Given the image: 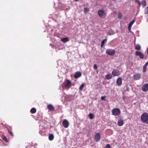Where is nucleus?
Wrapping results in <instances>:
<instances>
[{"mask_svg":"<svg viewBox=\"0 0 148 148\" xmlns=\"http://www.w3.org/2000/svg\"><path fill=\"white\" fill-rule=\"evenodd\" d=\"M141 120L143 122L147 123H148V114L147 113L143 114L141 116Z\"/></svg>","mask_w":148,"mask_h":148,"instance_id":"f257e3e1","label":"nucleus"},{"mask_svg":"<svg viewBox=\"0 0 148 148\" xmlns=\"http://www.w3.org/2000/svg\"><path fill=\"white\" fill-rule=\"evenodd\" d=\"M112 114L115 116H118L120 113V110L118 108L113 109L112 111Z\"/></svg>","mask_w":148,"mask_h":148,"instance_id":"f03ea898","label":"nucleus"},{"mask_svg":"<svg viewBox=\"0 0 148 148\" xmlns=\"http://www.w3.org/2000/svg\"><path fill=\"white\" fill-rule=\"evenodd\" d=\"M106 53L107 54L109 55L113 56L115 54V51L114 50L112 49H109L106 50Z\"/></svg>","mask_w":148,"mask_h":148,"instance_id":"7ed1b4c3","label":"nucleus"},{"mask_svg":"<svg viewBox=\"0 0 148 148\" xmlns=\"http://www.w3.org/2000/svg\"><path fill=\"white\" fill-rule=\"evenodd\" d=\"M136 56H138L140 58L143 59L144 57V55L140 51H136L135 53Z\"/></svg>","mask_w":148,"mask_h":148,"instance_id":"20e7f679","label":"nucleus"},{"mask_svg":"<svg viewBox=\"0 0 148 148\" xmlns=\"http://www.w3.org/2000/svg\"><path fill=\"white\" fill-rule=\"evenodd\" d=\"M98 14L100 17H103V16L106 14L104 11L103 10H100L98 11Z\"/></svg>","mask_w":148,"mask_h":148,"instance_id":"39448f33","label":"nucleus"},{"mask_svg":"<svg viewBox=\"0 0 148 148\" xmlns=\"http://www.w3.org/2000/svg\"><path fill=\"white\" fill-rule=\"evenodd\" d=\"M142 90L144 92H146L148 90V84H144L142 88Z\"/></svg>","mask_w":148,"mask_h":148,"instance_id":"423d86ee","label":"nucleus"},{"mask_svg":"<svg viewBox=\"0 0 148 148\" xmlns=\"http://www.w3.org/2000/svg\"><path fill=\"white\" fill-rule=\"evenodd\" d=\"M62 125L64 127H68L69 125L68 121L66 120H64L63 121Z\"/></svg>","mask_w":148,"mask_h":148,"instance_id":"0eeeda50","label":"nucleus"},{"mask_svg":"<svg viewBox=\"0 0 148 148\" xmlns=\"http://www.w3.org/2000/svg\"><path fill=\"white\" fill-rule=\"evenodd\" d=\"M100 134L99 133H97L95 136V139L96 142H98L100 140Z\"/></svg>","mask_w":148,"mask_h":148,"instance_id":"6e6552de","label":"nucleus"},{"mask_svg":"<svg viewBox=\"0 0 148 148\" xmlns=\"http://www.w3.org/2000/svg\"><path fill=\"white\" fill-rule=\"evenodd\" d=\"M66 83L65 84L64 86L66 88H70L71 87V84L70 81L68 79L66 81Z\"/></svg>","mask_w":148,"mask_h":148,"instance_id":"1a4fd4ad","label":"nucleus"},{"mask_svg":"<svg viewBox=\"0 0 148 148\" xmlns=\"http://www.w3.org/2000/svg\"><path fill=\"white\" fill-rule=\"evenodd\" d=\"M82 75L81 73L79 71H77L76 72L74 75V77L75 79H77L79 77H80Z\"/></svg>","mask_w":148,"mask_h":148,"instance_id":"9d476101","label":"nucleus"},{"mask_svg":"<svg viewBox=\"0 0 148 148\" xmlns=\"http://www.w3.org/2000/svg\"><path fill=\"white\" fill-rule=\"evenodd\" d=\"M141 78V75L140 74H136L134 76V80H137Z\"/></svg>","mask_w":148,"mask_h":148,"instance_id":"9b49d317","label":"nucleus"},{"mask_svg":"<svg viewBox=\"0 0 148 148\" xmlns=\"http://www.w3.org/2000/svg\"><path fill=\"white\" fill-rule=\"evenodd\" d=\"M112 74L114 76H117L120 74V73L118 70H114L112 72Z\"/></svg>","mask_w":148,"mask_h":148,"instance_id":"f8f14e48","label":"nucleus"},{"mask_svg":"<svg viewBox=\"0 0 148 148\" xmlns=\"http://www.w3.org/2000/svg\"><path fill=\"white\" fill-rule=\"evenodd\" d=\"M134 22H135V20H133L129 24L128 27V30L130 32H131V28L132 27V25L133 24V23H134Z\"/></svg>","mask_w":148,"mask_h":148,"instance_id":"ddd939ff","label":"nucleus"},{"mask_svg":"<svg viewBox=\"0 0 148 148\" xmlns=\"http://www.w3.org/2000/svg\"><path fill=\"white\" fill-rule=\"evenodd\" d=\"M117 84L118 86H120L122 84V78L119 77L117 80Z\"/></svg>","mask_w":148,"mask_h":148,"instance_id":"4468645a","label":"nucleus"},{"mask_svg":"<svg viewBox=\"0 0 148 148\" xmlns=\"http://www.w3.org/2000/svg\"><path fill=\"white\" fill-rule=\"evenodd\" d=\"M112 76L110 73H109L106 75V79H110L112 78Z\"/></svg>","mask_w":148,"mask_h":148,"instance_id":"2eb2a0df","label":"nucleus"},{"mask_svg":"<svg viewBox=\"0 0 148 148\" xmlns=\"http://www.w3.org/2000/svg\"><path fill=\"white\" fill-rule=\"evenodd\" d=\"M148 62H147L143 66V72H145L146 71V68L147 66L148 65Z\"/></svg>","mask_w":148,"mask_h":148,"instance_id":"dca6fc26","label":"nucleus"},{"mask_svg":"<svg viewBox=\"0 0 148 148\" xmlns=\"http://www.w3.org/2000/svg\"><path fill=\"white\" fill-rule=\"evenodd\" d=\"M48 108L49 110L51 111H53L54 110L53 106L51 104H49L48 106Z\"/></svg>","mask_w":148,"mask_h":148,"instance_id":"f3484780","label":"nucleus"},{"mask_svg":"<svg viewBox=\"0 0 148 148\" xmlns=\"http://www.w3.org/2000/svg\"><path fill=\"white\" fill-rule=\"evenodd\" d=\"M124 124L123 120H119L118 121L117 124L119 126H122Z\"/></svg>","mask_w":148,"mask_h":148,"instance_id":"a211bd4d","label":"nucleus"},{"mask_svg":"<svg viewBox=\"0 0 148 148\" xmlns=\"http://www.w3.org/2000/svg\"><path fill=\"white\" fill-rule=\"evenodd\" d=\"M62 41L64 43H66V42L69 41V40L68 38L66 37L62 38L61 39Z\"/></svg>","mask_w":148,"mask_h":148,"instance_id":"6ab92c4d","label":"nucleus"},{"mask_svg":"<svg viewBox=\"0 0 148 148\" xmlns=\"http://www.w3.org/2000/svg\"><path fill=\"white\" fill-rule=\"evenodd\" d=\"M141 4L142 5V6H143V8H145L146 6V1L145 0H143L141 2Z\"/></svg>","mask_w":148,"mask_h":148,"instance_id":"aec40b11","label":"nucleus"},{"mask_svg":"<svg viewBox=\"0 0 148 148\" xmlns=\"http://www.w3.org/2000/svg\"><path fill=\"white\" fill-rule=\"evenodd\" d=\"M107 39L106 38H105V39L101 41V47H102L105 44V43L107 41Z\"/></svg>","mask_w":148,"mask_h":148,"instance_id":"412c9836","label":"nucleus"},{"mask_svg":"<svg viewBox=\"0 0 148 148\" xmlns=\"http://www.w3.org/2000/svg\"><path fill=\"white\" fill-rule=\"evenodd\" d=\"M1 138L4 141H5L6 142H8V140L7 138L4 135H2L1 136Z\"/></svg>","mask_w":148,"mask_h":148,"instance_id":"4be33fe9","label":"nucleus"},{"mask_svg":"<svg viewBox=\"0 0 148 148\" xmlns=\"http://www.w3.org/2000/svg\"><path fill=\"white\" fill-rule=\"evenodd\" d=\"M115 33L112 30H109L108 32V34L109 35H113Z\"/></svg>","mask_w":148,"mask_h":148,"instance_id":"5701e85b","label":"nucleus"},{"mask_svg":"<svg viewBox=\"0 0 148 148\" xmlns=\"http://www.w3.org/2000/svg\"><path fill=\"white\" fill-rule=\"evenodd\" d=\"M49 139L50 140H52L54 138V136L52 134H50L49 135Z\"/></svg>","mask_w":148,"mask_h":148,"instance_id":"b1692460","label":"nucleus"},{"mask_svg":"<svg viewBox=\"0 0 148 148\" xmlns=\"http://www.w3.org/2000/svg\"><path fill=\"white\" fill-rule=\"evenodd\" d=\"M135 49L138 50H140L141 49V47L139 45L137 44L136 45Z\"/></svg>","mask_w":148,"mask_h":148,"instance_id":"393cba45","label":"nucleus"},{"mask_svg":"<svg viewBox=\"0 0 148 148\" xmlns=\"http://www.w3.org/2000/svg\"><path fill=\"white\" fill-rule=\"evenodd\" d=\"M88 117L90 119L92 120L94 118V116L93 114L90 113L88 114Z\"/></svg>","mask_w":148,"mask_h":148,"instance_id":"a878e982","label":"nucleus"},{"mask_svg":"<svg viewBox=\"0 0 148 148\" xmlns=\"http://www.w3.org/2000/svg\"><path fill=\"white\" fill-rule=\"evenodd\" d=\"M36 110L35 108H33L31 109L30 110V112L32 113H34L36 112Z\"/></svg>","mask_w":148,"mask_h":148,"instance_id":"bb28decb","label":"nucleus"},{"mask_svg":"<svg viewBox=\"0 0 148 148\" xmlns=\"http://www.w3.org/2000/svg\"><path fill=\"white\" fill-rule=\"evenodd\" d=\"M84 86H85V83H83L80 86V87L79 88V90H83V88Z\"/></svg>","mask_w":148,"mask_h":148,"instance_id":"cd10ccee","label":"nucleus"},{"mask_svg":"<svg viewBox=\"0 0 148 148\" xmlns=\"http://www.w3.org/2000/svg\"><path fill=\"white\" fill-rule=\"evenodd\" d=\"M144 13L145 14H148V6L145 8Z\"/></svg>","mask_w":148,"mask_h":148,"instance_id":"c85d7f7f","label":"nucleus"},{"mask_svg":"<svg viewBox=\"0 0 148 148\" xmlns=\"http://www.w3.org/2000/svg\"><path fill=\"white\" fill-rule=\"evenodd\" d=\"M84 12L85 13H86L89 11V9L88 8H85L84 10Z\"/></svg>","mask_w":148,"mask_h":148,"instance_id":"c756f323","label":"nucleus"},{"mask_svg":"<svg viewBox=\"0 0 148 148\" xmlns=\"http://www.w3.org/2000/svg\"><path fill=\"white\" fill-rule=\"evenodd\" d=\"M122 15V14L121 13H119L118 14V18H121Z\"/></svg>","mask_w":148,"mask_h":148,"instance_id":"7c9ffc66","label":"nucleus"},{"mask_svg":"<svg viewBox=\"0 0 148 148\" xmlns=\"http://www.w3.org/2000/svg\"><path fill=\"white\" fill-rule=\"evenodd\" d=\"M105 96H102L101 97V99L102 101L105 100Z\"/></svg>","mask_w":148,"mask_h":148,"instance_id":"2f4dec72","label":"nucleus"},{"mask_svg":"<svg viewBox=\"0 0 148 148\" xmlns=\"http://www.w3.org/2000/svg\"><path fill=\"white\" fill-rule=\"evenodd\" d=\"M105 148H111L110 145L109 144H108L106 145Z\"/></svg>","mask_w":148,"mask_h":148,"instance_id":"473e14b6","label":"nucleus"},{"mask_svg":"<svg viewBox=\"0 0 148 148\" xmlns=\"http://www.w3.org/2000/svg\"><path fill=\"white\" fill-rule=\"evenodd\" d=\"M94 68L95 69H97V66L96 64H95L93 66Z\"/></svg>","mask_w":148,"mask_h":148,"instance_id":"72a5a7b5","label":"nucleus"},{"mask_svg":"<svg viewBox=\"0 0 148 148\" xmlns=\"http://www.w3.org/2000/svg\"><path fill=\"white\" fill-rule=\"evenodd\" d=\"M125 91H129L130 90V89L127 86L126 87V88L125 90Z\"/></svg>","mask_w":148,"mask_h":148,"instance_id":"f704fd0d","label":"nucleus"},{"mask_svg":"<svg viewBox=\"0 0 148 148\" xmlns=\"http://www.w3.org/2000/svg\"><path fill=\"white\" fill-rule=\"evenodd\" d=\"M135 2L136 3H137L138 4H141V3L138 0H136Z\"/></svg>","mask_w":148,"mask_h":148,"instance_id":"c9c22d12","label":"nucleus"},{"mask_svg":"<svg viewBox=\"0 0 148 148\" xmlns=\"http://www.w3.org/2000/svg\"><path fill=\"white\" fill-rule=\"evenodd\" d=\"M10 134L12 136H13V135L12 132L10 131Z\"/></svg>","mask_w":148,"mask_h":148,"instance_id":"e433bc0d","label":"nucleus"},{"mask_svg":"<svg viewBox=\"0 0 148 148\" xmlns=\"http://www.w3.org/2000/svg\"><path fill=\"white\" fill-rule=\"evenodd\" d=\"M140 5H141V4H138V9H139V8L140 7Z\"/></svg>","mask_w":148,"mask_h":148,"instance_id":"4c0bfd02","label":"nucleus"},{"mask_svg":"<svg viewBox=\"0 0 148 148\" xmlns=\"http://www.w3.org/2000/svg\"><path fill=\"white\" fill-rule=\"evenodd\" d=\"M75 1H78V0H74Z\"/></svg>","mask_w":148,"mask_h":148,"instance_id":"58836bf2","label":"nucleus"},{"mask_svg":"<svg viewBox=\"0 0 148 148\" xmlns=\"http://www.w3.org/2000/svg\"><path fill=\"white\" fill-rule=\"evenodd\" d=\"M8 132H9V130H8Z\"/></svg>","mask_w":148,"mask_h":148,"instance_id":"ea45409f","label":"nucleus"},{"mask_svg":"<svg viewBox=\"0 0 148 148\" xmlns=\"http://www.w3.org/2000/svg\"><path fill=\"white\" fill-rule=\"evenodd\" d=\"M50 46L52 45L51 44H50Z\"/></svg>","mask_w":148,"mask_h":148,"instance_id":"a19ab883","label":"nucleus"}]
</instances>
